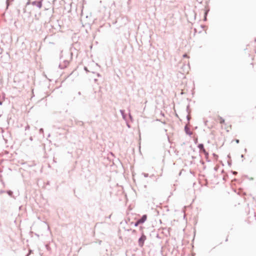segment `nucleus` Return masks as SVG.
<instances>
[{
  "label": "nucleus",
  "instance_id": "9b49d317",
  "mask_svg": "<svg viewBox=\"0 0 256 256\" xmlns=\"http://www.w3.org/2000/svg\"><path fill=\"white\" fill-rule=\"evenodd\" d=\"M236 142L237 143H238V142H239V140H236Z\"/></svg>",
  "mask_w": 256,
  "mask_h": 256
},
{
  "label": "nucleus",
  "instance_id": "1a4fd4ad",
  "mask_svg": "<svg viewBox=\"0 0 256 256\" xmlns=\"http://www.w3.org/2000/svg\"><path fill=\"white\" fill-rule=\"evenodd\" d=\"M183 56H184V58H188V56H187V54H184Z\"/></svg>",
  "mask_w": 256,
  "mask_h": 256
},
{
  "label": "nucleus",
  "instance_id": "20e7f679",
  "mask_svg": "<svg viewBox=\"0 0 256 256\" xmlns=\"http://www.w3.org/2000/svg\"><path fill=\"white\" fill-rule=\"evenodd\" d=\"M216 120L219 122L220 124H221V126L224 125L226 123L225 122L224 119L220 116H218V118Z\"/></svg>",
  "mask_w": 256,
  "mask_h": 256
},
{
  "label": "nucleus",
  "instance_id": "f03ea898",
  "mask_svg": "<svg viewBox=\"0 0 256 256\" xmlns=\"http://www.w3.org/2000/svg\"><path fill=\"white\" fill-rule=\"evenodd\" d=\"M221 128L226 130V132H229L232 128V126L230 124L226 123L224 124L221 126Z\"/></svg>",
  "mask_w": 256,
  "mask_h": 256
},
{
  "label": "nucleus",
  "instance_id": "6e6552de",
  "mask_svg": "<svg viewBox=\"0 0 256 256\" xmlns=\"http://www.w3.org/2000/svg\"><path fill=\"white\" fill-rule=\"evenodd\" d=\"M38 6L39 8H41V6H42V4H41V2H38Z\"/></svg>",
  "mask_w": 256,
  "mask_h": 256
},
{
  "label": "nucleus",
  "instance_id": "0eeeda50",
  "mask_svg": "<svg viewBox=\"0 0 256 256\" xmlns=\"http://www.w3.org/2000/svg\"><path fill=\"white\" fill-rule=\"evenodd\" d=\"M8 194L10 196H12V192H11V191H8Z\"/></svg>",
  "mask_w": 256,
  "mask_h": 256
},
{
  "label": "nucleus",
  "instance_id": "39448f33",
  "mask_svg": "<svg viewBox=\"0 0 256 256\" xmlns=\"http://www.w3.org/2000/svg\"><path fill=\"white\" fill-rule=\"evenodd\" d=\"M147 218L146 215H144L142 218L139 220V222H140L141 224L144 222Z\"/></svg>",
  "mask_w": 256,
  "mask_h": 256
},
{
  "label": "nucleus",
  "instance_id": "9d476101",
  "mask_svg": "<svg viewBox=\"0 0 256 256\" xmlns=\"http://www.w3.org/2000/svg\"><path fill=\"white\" fill-rule=\"evenodd\" d=\"M36 2H32V4H33V5H34V4H36Z\"/></svg>",
  "mask_w": 256,
  "mask_h": 256
},
{
  "label": "nucleus",
  "instance_id": "7ed1b4c3",
  "mask_svg": "<svg viewBox=\"0 0 256 256\" xmlns=\"http://www.w3.org/2000/svg\"><path fill=\"white\" fill-rule=\"evenodd\" d=\"M198 148H200V152H203L206 156H208V153L206 152L202 144H200Z\"/></svg>",
  "mask_w": 256,
  "mask_h": 256
},
{
  "label": "nucleus",
  "instance_id": "423d86ee",
  "mask_svg": "<svg viewBox=\"0 0 256 256\" xmlns=\"http://www.w3.org/2000/svg\"><path fill=\"white\" fill-rule=\"evenodd\" d=\"M140 222H139V220H138L136 222L134 226H137L138 224H140Z\"/></svg>",
  "mask_w": 256,
  "mask_h": 256
},
{
  "label": "nucleus",
  "instance_id": "f257e3e1",
  "mask_svg": "<svg viewBox=\"0 0 256 256\" xmlns=\"http://www.w3.org/2000/svg\"><path fill=\"white\" fill-rule=\"evenodd\" d=\"M146 240V236L144 234H142V236L138 240V244L140 246H141V247L143 246L144 242Z\"/></svg>",
  "mask_w": 256,
  "mask_h": 256
}]
</instances>
